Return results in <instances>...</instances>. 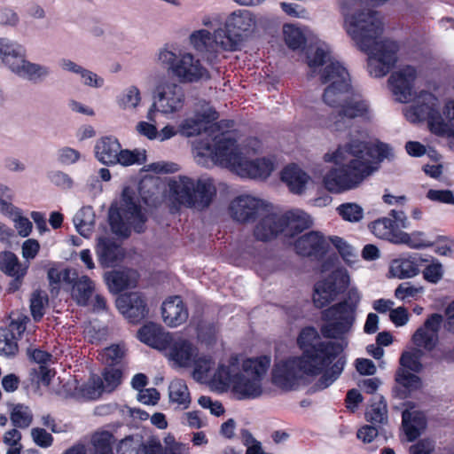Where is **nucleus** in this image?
<instances>
[{"instance_id":"e2e57ef3","label":"nucleus","mask_w":454,"mask_h":454,"mask_svg":"<svg viewBox=\"0 0 454 454\" xmlns=\"http://www.w3.org/2000/svg\"><path fill=\"white\" fill-rule=\"evenodd\" d=\"M145 160V155H141L137 151L121 150L118 153V161L122 166H131L133 164H142Z\"/></svg>"},{"instance_id":"f03ea898","label":"nucleus","mask_w":454,"mask_h":454,"mask_svg":"<svg viewBox=\"0 0 454 454\" xmlns=\"http://www.w3.org/2000/svg\"><path fill=\"white\" fill-rule=\"evenodd\" d=\"M390 156L392 152L387 145H372L353 140L334 153V162L340 168L330 170L324 177V184L333 192L354 189L377 171L380 162Z\"/></svg>"},{"instance_id":"412c9836","label":"nucleus","mask_w":454,"mask_h":454,"mask_svg":"<svg viewBox=\"0 0 454 454\" xmlns=\"http://www.w3.org/2000/svg\"><path fill=\"white\" fill-rule=\"evenodd\" d=\"M116 306L132 324L140 323L149 313L146 299L138 292L121 294L116 300Z\"/></svg>"},{"instance_id":"ddd939ff","label":"nucleus","mask_w":454,"mask_h":454,"mask_svg":"<svg viewBox=\"0 0 454 454\" xmlns=\"http://www.w3.org/2000/svg\"><path fill=\"white\" fill-rule=\"evenodd\" d=\"M351 278L344 267L334 269L314 286V306L323 308L333 302L349 286Z\"/></svg>"},{"instance_id":"6e6552de","label":"nucleus","mask_w":454,"mask_h":454,"mask_svg":"<svg viewBox=\"0 0 454 454\" xmlns=\"http://www.w3.org/2000/svg\"><path fill=\"white\" fill-rule=\"evenodd\" d=\"M170 189L180 204L200 210L207 208L216 195V188L211 177H200L195 181L183 176L178 182L170 185Z\"/></svg>"},{"instance_id":"ea45409f","label":"nucleus","mask_w":454,"mask_h":454,"mask_svg":"<svg viewBox=\"0 0 454 454\" xmlns=\"http://www.w3.org/2000/svg\"><path fill=\"white\" fill-rule=\"evenodd\" d=\"M95 291L94 282L88 276H82L74 284L73 293L76 302L86 306Z\"/></svg>"},{"instance_id":"a878e982","label":"nucleus","mask_w":454,"mask_h":454,"mask_svg":"<svg viewBox=\"0 0 454 454\" xmlns=\"http://www.w3.org/2000/svg\"><path fill=\"white\" fill-rule=\"evenodd\" d=\"M427 262L428 259L419 254L395 259L390 263L389 272L399 279L411 278L419 274L420 267Z\"/></svg>"},{"instance_id":"774afa93","label":"nucleus","mask_w":454,"mask_h":454,"mask_svg":"<svg viewBox=\"0 0 454 454\" xmlns=\"http://www.w3.org/2000/svg\"><path fill=\"white\" fill-rule=\"evenodd\" d=\"M116 450L117 454H141L140 444L135 442L132 436L121 440Z\"/></svg>"},{"instance_id":"0e129e2a","label":"nucleus","mask_w":454,"mask_h":454,"mask_svg":"<svg viewBox=\"0 0 454 454\" xmlns=\"http://www.w3.org/2000/svg\"><path fill=\"white\" fill-rule=\"evenodd\" d=\"M141 100L139 90L136 86H131L120 98L121 106L136 107Z\"/></svg>"},{"instance_id":"f704fd0d","label":"nucleus","mask_w":454,"mask_h":454,"mask_svg":"<svg viewBox=\"0 0 454 454\" xmlns=\"http://www.w3.org/2000/svg\"><path fill=\"white\" fill-rule=\"evenodd\" d=\"M434 134L454 137V100L445 104L439 121L433 124Z\"/></svg>"},{"instance_id":"5fc2aeb1","label":"nucleus","mask_w":454,"mask_h":454,"mask_svg":"<svg viewBox=\"0 0 454 454\" xmlns=\"http://www.w3.org/2000/svg\"><path fill=\"white\" fill-rule=\"evenodd\" d=\"M114 435L108 431L95 434L92 443L98 454H114L113 451Z\"/></svg>"},{"instance_id":"4be33fe9","label":"nucleus","mask_w":454,"mask_h":454,"mask_svg":"<svg viewBox=\"0 0 454 454\" xmlns=\"http://www.w3.org/2000/svg\"><path fill=\"white\" fill-rule=\"evenodd\" d=\"M168 348L170 358L181 367H190L194 364L195 372H199L202 369V363L205 364L208 363L206 358H197L198 348L188 340H173Z\"/></svg>"},{"instance_id":"5701e85b","label":"nucleus","mask_w":454,"mask_h":454,"mask_svg":"<svg viewBox=\"0 0 454 454\" xmlns=\"http://www.w3.org/2000/svg\"><path fill=\"white\" fill-rule=\"evenodd\" d=\"M442 322V317L439 314L431 315L412 336L413 343L419 348L432 350L438 340V331Z\"/></svg>"},{"instance_id":"6e6d98bb","label":"nucleus","mask_w":454,"mask_h":454,"mask_svg":"<svg viewBox=\"0 0 454 454\" xmlns=\"http://www.w3.org/2000/svg\"><path fill=\"white\" fill-rule=\"evenodd\" d=\"M395 380L409 391L419 389L421 387L420 378L405 370V368H398L395 373Z\"/></svg>"},{"instance_id":"4468645a","label":"nucleus","mask_w":454,"mask_h":454,"mask_svg":"<svg viewBox=\"0 0 454 454\" xmlns=\"http://www.w3.org/2000/svg\"><path fill=\"white\" fill-rule=\"evenodd\" d=\"M321 319L325 322L320 329L321 333L326 338L338 339L349 332L356 313L346 302L340 301L324 309Z\"/></svg>"},{"instance_id":"0eeeda50","label":"nucleus","mask_w":454,"mask_h":454,"mask_svg":"<svg viewBox=\"0 0 454 454\" xmlns=\"http://www.w3.org/2000/svg\"><path fill=\"white\" fill-rule=\"evenodd\" d=\"M340 344L326 341L314 347V390H323L332 385L343 371L345 361L338 356Z\"/></svg>"},{"instance_id":"680f3d73","label":"nucleus","mask_w":454,"mask_h":454,"mask_svg":"<svg viewBox=\"0 0 454 454\" xmlns=\"http://www.w3.org/2000/svg\"><path fill=\"white\" fill-rule=\"evenodd\" d=\"M125 356V350L118 344L111 345L105 348L103 356L108 366L119 364Z\"/></svg>"},{"instance_id":"7ed1b4c3","label":"nucleus","mask_w":454,"mask_h":454,"mask_svg":"<svg viewBox=\"0 0 454 454\" xmlns=\"http://www.w3.org/2000/svg\"><path fill=\"white\" fill-rule=\"evenodd\" d=\"M297 345L302 355L276 362L271 371L272 384L284 391L296 390L312 377V325L301 329Z\"/></svg>"},{"instance_id":"b1692460","label":"nucleus","mask_w":454,"mask_h":454,"mask_svg":"<svg viewBox=\"0 0 454 454\" xmlns=\"http://www.w3.org/2000/svg\"><path fill=\"white\" fill-rule=\"evenodd\" d=\"M137 337L143 343L159 350L168 349L173 340V336L169 333L154 323L143 325L137 332Z\"/></svg>"},{"instance_id":"69168bd1","label":"nucleus","mask_w":454,"mask_h":454,"mask_svg":"<svg viewBox=\"0 0 454 454\" xmlns=\"http://www.w3.org/2000/svg\"><path fill=\"white\" fill-rule=\"evenodd\" d=\"M31 436L36 445L42 448H48L53 442L52 435L44 428L35 427L31 430Z\"/></svg>"},{"instance_id":"864d4df0","label":"nucleus","mask_w":454,"mask_h":454,"mask_svg":"<svg viewBox=\"0 0 454 454\" xmlns=\"http://www.w3.org/2000/svg\"><path fill=\"white\" fill-rule=\"evenodd\" d=\"M21 438V433L17 427L11 428L4 433L3 442L9 446L6 454H21L23 449Z\"/></svg>"},{"instance_id":"20e7f679","label":"nucleus","mask_w":454,"mask_h":454,"mask_svg":"<svg viewBox=\"0 0 454 454\" xmlns=\"http://www.w3.org/2000/svg\"><path fill=\"white\" fill-rule=\"evenodd\" d=\"M363 0H342V12L347 33L359 49H367L369 43L383 33V23L378 12L366 9L352 12Z\"/></svg>"},{"instance_id":"9d476101","label":"nucleus","mask_w":454,"mask_h":454,"mask_svg":"<svg viewBox=\"0 0 454 454\" xmlns=\"http://www.w3.org/2000/svg\"><path fill=\"white\" fill-rule=\"evenodd\" d=\"M159 59L168 66L172 74L184 83H193L211 79L209 71L192 53L177 56L166 49L160 51Z\"/></svg>"},{"instance_id":"603ef678","label":"nucleus","mask_w":454,"mask_h":454,"mask_svg":"<svg viewBox=\"0 0 454 454\" xmlns=\"http://www.w3.org/2000/svg\"><path fill=\"white\" fill-rule=\"evenodd\" d=\"M48 296L43 295L40 291H35L30 299V311L35 323H39L44 314L45 306L48 304Z\"/></svg>"},{"instance_id":"7c9ffc66","label":"nucleus","mask_w":454,"mask_h":454,"mask_svg":"<svg viewBox=\"0 0 454 454\" xmlns=\"http://www.w3.org/2000/svg\"><path fill=\"white\" fill-rule=\"evenodd\" d=\"M121 144L114 137H104L95 145L97 159L105 165H114L118 161V153Z\"/></svg>"},{"instance_id":"aec40b11","label":"nucleus","mask_w":454,"mask_h":454,"mask_svg":"<svg viewBox=\"0 0 454 454\" xmlns=\"http://www.w3.org/2000/svg\"><path fill=\"white\" fill-rule=\"evenodd\" d=\"M206 148L215 161L223 166L237 168L242 160V153L238 147L237 140L234 137H226L224 134L216 136L214 145L208 144Z\"/></svg>"},{"instance_id":"2f4dec72","label":"nucleus","mask_w":454,"mask_h":454,"mask_svg":"<svg viewBox=\"0 0 454 454\" xmlns=\"http://www.w3.org/2000/svg\"><path fill=\"white\" fill-rule=\"evenodd\" d=\"M231 388L240 400L254 399L259 397L262 393V383L258 381V379L252 377L249 379L241 372L236 375V380Z\"/></svg>"},{"instance_id":"c85d7f7f","label":"nucleus","mask_w":454,"mask_h":454,"mask_svg":"<svg viewBox=\"0 0 454 454\" xmlns=\"http://www.w3.org/2000/svg\"><path fill=\"white\" fill-rule=\"evenodd\" d=\"M280 180L294 194H301L305 190L308 175L297 164L290 163L280 172Z\"/></svg>"},{"instance_id":"338daca9","label":"nucleus","mask_w":454,"mask_h":454,"mask_svg":"<svg viewBox=\"0 0 454 454\" xmlns=\"http://www.w3.org/2000/svg\"><path fill=\"white\" fill-rule=\"evenodd\" d=\"M422 291V288L415 287L409 282L400 284L395 290V296L398 300L404 301L409 298L415 297L419 293Z\"/></svg>"},{"instance_id":"bf43d9fd","label":"nucleus","mask_w":454,"mask_h":454,"mask_svg":"<svg viewBox=\"0 0 454 454\" xmlns=\"http://www.w3.org/2000/svg\"><path fill=\"white\" fill-rule=\"evenodd\" d=\"M294 250L297 254L304 257L312 255V231H307L304 235L299 237L294 244Z\"/></svg>"},{"instance_id":"cd10ccee","label":"nucleus","mask_w":454,"mask_h":454,"mask_svg":"<svg viewBox=\"0 0 454 454\" xmlns=\"http://www.w3.org/2000/svg\"><path fill=\"white\" fill-rule=\"evenodd\" d=\"M237 168L243 176L267 178L274 169V163L270 159L265 157L249 160L242 156L240 164H238Z\"/></svg>"},{"instance_id":"f3484780","label":"nucleus","mask_w":454,"mask_h":454,"mask_svg":"<svg viewBox=\"0 0 454 454\" xmlns=\"http://www.w3.org/2000/svg\"><path fill=\"white\" fill-rule=\"evenodd\" d=\"M419 73L411 65L400 67L388 78V85L395 100L407 103L414 97V86Z\"/></svg>"},{"instance_id":"49530a36","label":"nucleus","mask_w":454,"mask_h":454,"mask_svg":"<svg viewBox=\"0 0 454 454\" xmlns=\"http://www.w3.org/2000/svg\"><path fill=\"white\" fill-rule=\"evenodd\" d=\"M283 35L286 44L292 50H298L305 43V36L301 29L293 24L283 27Z\"/></svg>"},{"instance_id":"1a4fd4ad","label":"nucleus","mask_w":454,"mask_h":454,"mask_svg":"<svg viewBox=\"0 0 454 454\" xmlns=\"http://www.w3.org/2000/svg\"><path fill=\"white\" fill-rule=\"evenodd\" d=\"M225 29L216 33V41L224 51H235L239 49L244 36H247L256 27V17L249 10L239 9L229 14L224 24Z\"/></svg>"},{"instance_id":"dca6fc26","label":"nucleus","mask_w":454,"mask_h":454,"mask_svg":"<svg viewBox=\"0 0 454 454\" xmlns=\"http://www.w3.org/2000/svg\"><path fill=\"white\" fill-rule=\"evenodd\" d=\"M29 321L27 315L11 311L8 325L0 327V355L11 357L18 353V340L22 338Z\"/></svg>"},{"instance_id":"2eb2a0df","label":"nucleus","mask_w":454,"mask_h":454,"mask_svg":"<svg viewBox=\"0 0 454 454\" xmlns=\"http://www.w3.org/2000/svg\"><path fill=\"white\" fill-rule=\"evenodd\" d=\"M440 106L437 97L431 92L421 90L414 104L405 108L404 115L411 123L427 121L430 131L434 133L433 124L439 121L441 117Z\"/></svg>"},{"instance_id":"f257e3e1","label":"nucleus","mask_w":454,"mask_h":454,"mask_svg":"<svg viewBox=\"0 0 454 454\" xmlns=\"http://www.w3.org/2000/svg\"><path fill=\"white\" fill-rule=\"evenodd\" d=\"M314 74L325 85L322 99L337 108L336 128L343 119L363 117L369 113V105L352 86L347 68L333 55L329 45L314 38Z\"/></svg>"},{"instance_id":"9b49d317","label":"nucleus","mask_w":454,"mask_h":454,"mask_svg":"<svg viewBox=\"0 0 454 454\" xmlns=\"http://www.w3.org/2000/svg\"><path fill=\"white\" fill-rule=\"evenodd\" d=\"M368 55V71L376 78L384 77L398 61V43L379 36L369 43L367 49H360Z\"/></svg>"},{"instance_id":"3c124183","label":"nucleus","mask_w":454,"mask_h":454,"mask_svg":"<svg viewBox=\"0 0 454 454\" xmlns=\"http://www.w3.org/2000/svg\"><path fill=\"white\" fill-rule=\"evenodd\" d=\"M336 210L344 221L349 223H358L364 218V209L356 203H343Z\"/></svg>"},{"instance_id":"58836bf2","label":"nucleus","mask_w":454,"mask_h":454,"mask_svg":"<svg viewBox=\"0 0 454 454\" xmlns=\"http://www.w3.org/2000/svg\"><path fill=\"white\" fill-rule=\"evenodd\" d=\"M105 282L112 294H120L130 286V277L128 271L113 270L104 276Z\"/></svg>"},{"instance_id":"09e8293b","label":"nucleus","mask_w":454,"mask_h":454,"mask_svg":"<svg viewBox=\"0 0 454 454\" xmlns=\"http://www.w3.org/2000/svg\"><path fill=\"white\" fill-rule=\"evenodd\" d=\"M16 254L11 251L0 252V270L7 276H14L20 272V269H24Z\"/></svg>"},{"instance_id":"c756f323","label":"nucleus","mask_w":454,"mask_h":454,"mask_svg":"<svg viewBox=\"0 0 454 454\" xmlns=\"http://www.w3.org/2000/svg\"><path fill=\"white\" fill-rule=\"evenodd\" d=\"M426 427L427 419L423 412L416 410L403 412V428L409 442L417 439Z\"/></svg>"},{"instance_id":"a211bd4d","label":"nucleus","mask_w":454,"mask_h":454,"mask_svg":"<svg viewBox=\"0 0 454 454\" xmlns=\"http://www.w3.org/2000/svg\"><path fill=\"white\" fill-rule=\"evenodd\" d=\"M231 217L239 223L254 222L258 217L270 211L269 205L263 200L250 195L235 198L229 207Z\"/></svg>"},{"instance_id":"a18cd8bd","label":"nucleus","mask_w":454,"mask_h":454,"mask_svg":"<svg viewBox=\"0 0 454 454\" xmlns=\"http://www.w3.org/2000/svg\"><path fill=\"white\" fill-rule=\"evenodd\" d=\"M329 239L348 265L351 266L357 262L356 252L349 243L338 236L329 237Z\"/></svg>"},{"instance_id":"052dcab7","label":"nucleus","mask_w":454,"mask_h":454,"mask_svg":"<svg viewBox=\"0 0 454 454\" xmlns=\"http://www.w3.org/2000/svg\"><path fill=\"white\" fill-rule=\"evenodd\" d=\"M330 243L329 237H325L318 231H314V259L332 254Z\"/></svg>"},{"instance_id":"37998d69","label":"nucleus","mask_w":454,"mask_h":454,"mask_svg":"<svg viewBox=\"0 0 454 454\" xmlns=\"http://www.w3.org/2000/svg\"><path fill=\"white\" fill-rule=\"evenodd\" d=\"M214 42L219 43L220 39L216 41L215 38L214 40L211 33L206 29L194 31L190 35L191 44L197 51L200 52L210 51V49L213 47Z\"/></svg>"},{"instance_id":"72a5a7b5","label":"nucleus","mask_w":454,"mask_h":454,"mask_svg":"<svg viewBox=\"0 0 454 454\" xmlns=\"http://www.w3.org/2000/svg\"><path fill=\"white\" fill-rule=\"evenodd\" d=\"M10 420L14 427L25 429L30 427L33 422L31 409L23 403H7Z\"/></svg>"},{"instance_id":"bb28decb","label":"nucleus","mask_w":454,"mask_h":454,"mask_svg":"<svg viewBox=\"0 0 454 454\" xmlns=\"http://www.w3.org/2000/svg\"><path fill=\"white\" fill-rule=\"evenodd\" d=\"M161 315L164 323L175 327L184 323L188 318V309L179 295L165 300L161 305Z\"/></svg>"},{"instance_id":"c03bdc74","label":"nucleus","mask_w":454,"mask_h":454,"mask_svg":"<svg viewBox=\"0 0 454 454\" xmlns=\"http://www.w3.org/2000/svg\"><path fill=\"white\" fill-rule=\"evenodd\" d=\"M365 416L368 421L375 425L386 423L387 421V410L384 399L377 397L367 409Z\"/></svg>"},{"instance_id":"393cba45","label":"nucleus","mask_w":454,"mask_h":454,"mask_svg":"<svg viewBox=\"0 0 454 454\" xmlns=\"http://www.w3.org/2000/svg\"><path fill=\"white\" fill-rule=\"evenodd\" d=\"M96 254L102 268L114 267L124 258L122 247L107 237H100L98 239Z\"/></svg>"},{"instance_id":"e433bc0d","label":"nucleus","mask_w":454,"mask_h":454,"mask_svg":"<svg viewBox=\"0 0 454 454\" xmlns=\"http://www.w3.org/2000/svg\"><path fill=\"white\" fill-rule=\"evenodd\" d=\"M270 356L263 355L254 358H248L243 362V370L250 377L258 379L262 383L263 377L270 366Z\"/></svg>"},{"instance_id":"39448f33","label":"nucleus","mask_w":454,"mask_h":454,"mask_svg":"<svg viewBox=\"0 0 454 454\" xmlns=\"http://www.w3.org/2000/svg\"><path fill=\"white\" fill-rule=\"evenodd\" d=\"M147 216L134 195L125 188L121 193L120 206L113 203L108 210V223L111 231L117 236L129 238L131 229L137 233L145 231Z\"/></svg>"},{"instance_id":"473e14b6","label":"nucleus","mask_w":454,"mask_h":454,"mask_svg":"<svg viewBox=\"0 0 454 454\" xmlns=\"http://www.w3.org/2000/svg\"><path fill=\"white\" fill-rule=\"evenodd\" d=\"M122 370L114 366L106 367L102 372L103 380L98 378L93 382L95 390H106L107 392L114 391L122 381Z\"/></svg>"},{"instance_id":"c9c22d12","label":"nucleus","mask_w":454,"mask_h":454,"mask_svg":"<svg viewBox=\"0 0 454 454\" xmlns=\"http://www.w3.org/2000/svg\"><path fill=\"white\" fill-rule=\"evenodd\" d=\"M240 373L239 363L237 357L231 356L228 364H219L215 373V380L223 387H232L236 380V375Z\"/></svg>"},{"instance_id":"6ab92c4d","label":"nucleus","mask_w":454,"mask_h":454,"mask_svg":"<svg viewBox=\"0 0 454 454\" xmlns=\"http://www.w3.org/2000/svg\"><path fill=\"white\" fill-rule=\"evenodd\" d=\"M184 102V93L179 85H167L158 94L157 101L153 102L147 113V119L155 121L156 112L172 114L180 110Z\"/></svg>"},{"instance_id":"423d86ee","label":"nucleus","mask_w":454,"mask_h":454,"mask_svg":"<svg viewBox=\"0 0 454 454\" xmlns=\"http://www.w3.org/2000/svg\"><path fill=\"white\" fill-rule=\"evenodd\" d=\"M254 230V238L260 241H270L284 232L294 238L309 227V216L301 210H289L283 215L266 212Z\"/></svg>"},{"instance_id":"79ce46f5","label":"nucleus","mask_w":454,"mask_h":454,"mask_svg":"<svg viewBox=\"0 0 454 454\" xmlns=\"http://www.w3.org/2000/svg\"><path fill=\"white\" fill-rule=\"evenodd\" d=\"M396 239V244H404L413 249L428 247L433 245L423 231H413L411 233L398 231Z\"/></svg>"},{"instance_id":"8fccbe9b","label":"nucleus","mask_w":454,"mask_h":454,"mask_svg":"<svg viewBox=\"0 0 454 454\" xmlns=\"http://www.w3.org/2000/svg\"><path fill=\"white\" fill-rule=\"evenodd\" d=\"M206 114H197L194 118H187L180 125L181 130L186 137L200 135L205 129Z\"/></svg>"},{"instance_id":"f8f14e48","label":"nucleus","mask_w":454,"mask_h":454,"mask_svg":"<svg viewBox=\"0 0 454 454\" xmlns=\"http://www.w3.org/2000/svg\"><path fill=\"white\" fill-rule=\"evenodd\" d=\"M0 56L2 61L20 76L35 80L48 74L46 67L27 61L24 48L8 39L0 38Z\"/></svg>"},{"instance_id":"4c0bfd02","label":"nucleus","mask_w":454,"mask_h":454,"mask_svg":"<svg viewBox=\"0 0 454 454\" xmlns=\"http://www.w3.org/2000/svg\"><path fill=\"white\" fill-rule=\"evenodd\" d=\"M369 229L376 237L396 244L398 231H395V222L391 218H379L369 224Z\"/></svg>"},{"instance_id":"13d9d810","label":"nucleus","mask_w":454,"mask_h":454,"mask_svg":"<svg viewBox=\"0 0 454 454\" xmlns=\"http://www.w3.org/2000/svg\"><path fill=\"white\" fill-rule=\"evenodd\" d=\"M12 198V191L4 186L0 191V212L13 219L20 211L11 203Z\"/></svg>"},{"instance_id":"4d7b16f0","label":"nucleus","mask_w":454,"mask_h":454,"mask_svg":"<svg viewBox=\"0 0 454 454\" xmlns=\"http://www.w3.org/2000/svg\"><path fill=\"white\" fill-rule=\"evenodd\" d=\"M427 262L429 263L424 268L422 271L423 278L429 283L436 284L443 277V266L438 260L434 258H432V260L428 259Z\"/></svg>"},{"instance_id":"de8ad7c7","label":"nucleus","mask_w":454,"mask_h":454,"mask_svg":"<svg viewBox=\"0 0 454 454\" xmlns=\"http://www.w3.org/2000/svg\"><path fill=\"white\" fill-rule=\"evenodd\" d=\"M422 355L423 352L419 348H412L403 352L399 360V368H405L409 372H419L422 369L420 363Z\"/></svg>"},{"instance_id":"a19ab883","label":"nucleus","mask_w":454,"mask_h":454,"mask_svg":"<svg viewBox=\"0 0 454 454\" xmlns=\"http://www.w3.org/2000/svg\"><path fill=\"white\" fill-rule=\"evenodd\" d=\"M168 395L170 402L183 405L184 408H187L191 403L188 387L182 379H175L170 382Z\"/></svg>"}]
</instances>
